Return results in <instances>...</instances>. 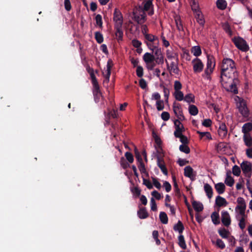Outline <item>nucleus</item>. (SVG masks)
<instances>
[{"label":"nucleus","mask_w":252,"mask_h":252,"mask_svg":"<svg viewBox=\"0 0 252 252\" xmlns=\"http://www.w3.org/2000/svg\"><path fill=\"white\" fill-rule=\"evenodd\" d=\"M239 73L235 62L231 59L224 58L220 65V82L227 91L234 94L238 93L237 85L240 83Z\"/></svg>","instance_id":"f257e3e1"},{"label":"nucleus","mask_w":252,"mask_h":252,"mask_svg":"<svg viewBox=\"0 0 252 252\" xmlns=\"http://www.w3.org/2000/svg\"><path fill=\"white\" fill-rule=\"evenodd\" d=\"M113 21L114 22L115 34L118 42L123 40V31L122 26L123 24V16L121 12L115 8L113 13Z\"/></svg>","instance_id":"f03ea898"},{"label":"nucleus","mask_w":252,"mask_h":252,"mask_svg":"<svg viewBox=\"0 0 252 252\" xmlns=\"http://www.w3.org/2000/svg\"><path fill=\"white\" fill-rule=\"evenodd\" d=\"M215 65V59L213 55H208L206 68L202 76L203 77H206L208 79H210V75L213 72Z\"/></svg>","instance_id":"7ed1b4c3"},{"label":"nucleus","mask_w":252,"mask_h":252,"mask_svg":"<svg viewBox=\"0 0 252 252\" xmlns=\"http://www.w3.org/2000/svg\"><path fill=\"white\" fill-rule=\"evenodd\" d=\"M237 97L239 100L237 103V107L239 110V112L244 118L248 117L250 114V112L248 108L247 107L246 101L239 96H237Z\"/></svg>","instance_id":"20e7f679"},{"label":"nucleus","mask_w":252,"mask_h":252,"mask_svg":"<svg viewBox=\"0 0 252 252\" xmlns=\"http://www.w3.org/2000/svg\"><path fill=\"white\" fill-rule=\"evenodd\" d=\"M235 45L240 50L243 51H247L249 46L245 40L240 37H235L232 39Z\"/></svg>","instance_id":"39448f33"},{"label":"nucleus","mask_w":252,"mask_h":252,"mask_svg":"<svg viewBox=\"0 0 252 252\" xmlns=\"http://www.w3.org/2000/svg\"><path fill=\"white\" fill-rule=\"evenodd\" d=\"M241 167L245 176L250 178L251 177L252 172V163L248 161H244L241 164Z\"/></svg>","instance_id":"423d86ee"},{"label":"nucleus","mask_w":252,"mask_h":252,"mask_svg":"<svg viewBox=\"0 0 252 252\" xmlns=\"http://www.w3.org/2000/svg\"><path fill=\"white\" fill-rule=\"evenodd\" d=\"M133 20L139 24H142L146 21V15L144 11H141L139 13L137 10L133 12Z\"/></svg>","instance_id":"0eeeda50"},{"label":"nucleus","mask_w":252,"mask_h":252,"mask_svg":"<svg viewBox=\"0 0 252 252\" xmlns=\"http://www.w3.org/2000/svg\"><path fill=\"white\" fill-rule=\"evenodd\" d=\"M173 109L175 115L178 118L177 120H180L182 121L185 119L180 104L174 102L173 103Z\"/></svg>","instance_id":"6e6552de"},{"label":"nucleus","mask_w":252,"mask_h":252,"mask_svg":"<svg viewBox=\"0 0 252 252\" xmlns=\"http://www.w3.org/2000/svg\"><path fill=\"white\" fill-rule=\"evenodd\" d=\"M193 69L194 73L201 72L203 69L204 64L200 59L196 58L192 60Z\"/></svg>","instance_id":"1a4fd4ad"},{"label":"nucleus","mask_w":252,"mask_h":252,"mask_svg":"<svg viewBox=\"0 0 252 252\" xmlns=\"http://www.w3.org/2000/svg\"><path fill=\"white\" fill-rule=\"evenodd\" d=\"M237 201L238 205L237 206L236 208L239 210V213L241 215L244 216L246 208V205L244 199L241 197H239L237 198Z\"/></svg>","instance_id":"9d476101"},{"label":"nucleus","mask_w":252,"mask_h":252,"mask_svg":"<svg viewBox=\"0 0 252 252\" xmlns=\"http://www.w3.org/2000/svg\"><path fill=\"white\" fill-rule=\"evenodd\" d=\"M184 176L190 178L191 181L195 180L196 173L190 166H187L184 168Z\"/></svg>","instance_id":"9b49d317"},{"label":"nucleus","mask_w":252,"mask_h":252,"mask_svg":"<svg viewBox=\"0 0 252 252\" xmlns=\"http://www.w3.org/2000/svg\"><path fill=\"white\" fill-rule=\"evenodd\" d=\"M157 165L163 174L165 175H167L168 171L165 166L164 159L162 158H160L158 156H157Z\"/></svg>","instance_id":"f8f14e48"},{"label":"nucleus","mask_w":252,"mask_h":252,"mask_svg":"<svg viewBox=\"0 0 252 252\" xmlns=\"http://www.w3.org/2000/svg\"><path fill=\"white\" fill-rule=\"evenodd\" d=\"M221 222L226 227H228L230 224L231 219L228 212L225 211L221 212Z\"/></svg>","instance_id":"ddd939ff"},{"label":"nucleus","mask_w":252,"mask_h":252,"mask_svg":"<svg viewBox=\"0 0 252 252\" xmlns=\"http://www.w3.org/2000/svg\"><path fill=\"white\" fill-rule=\"evenodd\" d=\"M219 135L221 138H225L227 134V128L224 123L220 124L219 129L218 130Z\"/></svg>","instance_id":"4468645a"},{"label":"nucleus","mask_w":252,"mask_h":252,"mask_svg":"<svg viewBox=\"0 0 252 252\" xmlns=\"http://www.w3.org/2000/svg\"><path fill=\"white\" fill-rule=\"evenodd\" d=\"M143 31V34L145 39V41H147L149 43H153L155 42H158V38L157 36L154 35L152 34L148 33L147 32H144Z\"/></svg>","instance_id":"2eb2a0df"},{"label":"nucleus","mask_w":252,"mask_h":252,"mask_svg":"<svg viewBox=\"0 0 252 252\" xmlns=\"http://www.w3.org/2000/svg\"><path fill=\"white\" fill-rule=\"evenodd\" d=\"M93 94L94 99L95 102H98L100 97L101 96V93L100 91L99 86H96L93 87Z\"/></svg>","instance_id":"dca6fc26"},{"label":"nucleus","mask_w":252,"mask_h":252,"mask_svg":"<svg viewBox=\"0 0 252 252\" xmlns=\"http://www.w3.org/2000/svg\"><path fill=\"white\" fill-rule=\"evenodd\" d=\"M143 59L146 63L149 64L155 61V57L153 54L147 52L143 55Z\"/></svg>","instance_id":"f3484780"},{"label":"nucleus","mask_w":252,"mask_h":252,"mask_svg":"<svg viewBox=\"0 0 252 252\" xmlns=\"http://www.w3.org/2000/svg\"><path fill=\"white\" fill-rule=\"evenodd\" d=\"M215 203L218 207L226 206L227 204V202L226 199L220 196H218L216 198Z\"/></svg>","instance_id":"a211bd4d"},{"label":"nucleus","mask_w":252,"mask_h":252,"mask_svg":"<svg viewBox=\"0 0 252 252\" xmlns=\"http://www.w3.org/2000/svg\"><path fill=\"white\" fill-rule=\"evenodd\" d=\"M165 62L167 64V68L169 69L170 68L171 71H172L175 74L178 75L179 74L180 70L179 69V67L177 64H175V63L173 62H171L170 63V66H169L168 63L167 61L166 60Z\"/></svg>","instance_id":"6ab92c4d"},{"label":"nucleus","mask_w":252,"mask_h":252,"mask_svg":"<svg viewBox=\"0 0 252 252\" xmlns=\"http://www.w3.org/2000/svg\"><path fill=\"white\" fill-rule=\"evenodd\" d=\"M252 130V122L245 123L242 127V132L244 134H249Z\"/></svg>","instance_id":"aec40b11"},{"label":"nucleus","mask_w":252,"mask_h":252,"mask_svg":"<svg viewBox=\"0 0 252 252\" xmlns=\"http://www.w3.org/2000/svg\"><path fill=\"white\" fill-rule=\"evenodd\" d=\"M153 0H144L142 3V5H143V9L142 8V11H148L151 8H153Z\"/></svg>","instance_id":"412c9836"},{"label":"nucleus","mask_w":252,"mask_h":252,"mask_svg":"<svg viewBox=\"0 0 252 252\" xmlns=\"http://www.w3.org/2000/svg\"><path fill=\"white\" fill-rule=\"evenodd\" d=\"M137 215L141 219H145L148 217V213L146 211L145 207H142L139 209L137 211Z\"/></svg>","instance_id":"4be33fe9"},{"label":"nucleus","mask_w":252,"mask_h":252,"mask_svg":"<svg viewBox=\"0 0 252 252\" xmlns=\"http://www.w3.org/2000/svg\"><path fill=\"white\" fill-rule=\"evenodd\" d=\"M204 190L208 197L210 199L213 196V191L212 187L208 184L206 183L204 186Z\"/></svg>","instance_id":"5701e85b"},{"label":"nucleus","mask_w":252,"mask_h":252,"mask_svg":"<svg viewBox=\"0 0 252 252\" xmlns=\"http://www.w3.org/2000/svg\"><path fill=\"white\" fill-rule=\"evenodd\" d=\"M192 205L196 212H200L203 210V205L202 203L193 201L192 202Z\"/></svg>","instance_id":"b1692460"},{"label":"nucleus","mask_w":252,"mask_h":252,"mask_svg":"<svg viewBox=\"0 0 252 252\" xmlns=\"http://www.w3.org/2000/svg\"><path fill=\"white\" fill-rule=\"evenodd\" d=\"M185 229L184 226L181 220H178V222L173 226V229L175 231H178L181 234Z\"/></svg>","instance_id":"393cba45"},{"label":"nucleus","mask_w":252,"mask_h":252,"mask_svg":"<svg viewBox=\"0 0 252 252\" xmlns=\"http://www.w3.org/2000/svg\"><path fill=\"white\" fill-rule=\"evenodd\" d=\"M215 188L217 190V192L219 194H222L224 192L225 186L223 183H219L215 185Z\"/></svg>","instance_id":"a878e982"},{"label":"nucleus","mask_w":252,"mask_h":252,"mask_svg":"<svg viewBox=\"0 0 252 252\" xmlns=\"http://www.w3.org/2000/svg\"><path fill=\"white\" fill-rule=\"evenodd\" d=\"M224 183L227 186L229 187H232L233 186L234 183V180L231 176L230 172L227 173L226 177L225 178Z\"/></svg>","instance_id":"bb28decb"},{"label":"nucleus","mask_w":252,"mask_h":252,"mask_svg":"<svg viewBox=\"0 0 252 252\" xmlns=\"http://www.w3.org/2000/svg\"><path fill=\"white\" fill-rule=\"evenodd\" d=\"M211 219L213 223L215 225L220 224V216L219 213L217 212H214L211 215Z\"/></svg>","instance_id":"cd10ccee"},{"label":"nucleus","mask_w":252,"mask_h":252,"mask_svg":"<svg viewBox=\"0 0 252 252\" xmlns=\"http://www.w3.org/2000/svg\"><path fill=\"white\" fill-rule=\"evenodd\" d=\"M243 140L245 144L248 147H251L252 146V137L250 134H244Z\"/></svg>","instance_id":"c85d7f7f"},{"label":"nucleus","mask_w":252,"mask_h":252,"mask_svg":"<svg viewBox=\"0 0 252 252\" xmlns=\"http://www.w3.org/2000/svg\"><path fill=\"white\" fill-rule=\"evenodd\" d=\"M178 245L183 250H186L187 249V245L186 244V242L185 240L184 236L180 234L178 236Z\"/></svg>","instance_id":"c756f323"},{"label":"nucleus","mask_w":252,"mask_h":252,"mask_svg":"<svg viewBox=\"0 0 252 252\" xmlns=\"http://www.w3.org/2000/svg\"><path fill=\"white\" fill-rule=\"evenodd\" d=\"M191 52L196 57L199 56L202 53L201 48L199 46H195L192 47Z\"/></svg>","instance_id":"7c9ffc66"},{"label":"nucleus","mask_w":252,"mask_h":252,"mask_svg":"<svg viewBox=\"0 0 252 252\" xmlns=\"http://www.w3.org/2000/svg\"><path fill=\"white\" fill-rule=\"evenodd\" d=\"M180 120H175L174 121V126L175 128V130L177 131H181V130H185V128L183 124L181 123Z\"/></svg>","instance_id":"2f4dec72"},{"label":"nucleus","mask_w":252,"mask_h":252,"mask_svg":"<svg viewBox=\"0 0 252 252\" xmlns=\"http://www.w3.org/2000/svg\"><path fill=\"white\" fill-rule=\"evenodd\" d=\"M159 218L160 221L163 224H167L168 219L167 214L164 212H161L159 213Z\"/></svg>","instance_id":"473e14b6"},{"label":"nucleus","mask_w":252,"mask_h":252,"mask_svg":"<svg viewBox=\"0 0 252 252\" xmlns=\"http://www.w3.org/2000/svg\"><path fill=\"white\" fill-rule=\"evenodd\" d=\"M189 111L191 115L196 116L198 113V109L195 105L191 104L189 106Z\"/></svg>","instance_id":"72a5a7b5"},{"label":"nucleus","mask_w":252,"mask_h":252,"mask_svg":"<svg viewBox=\"0 0 252 252\" xmlns=\"http://www.w3.org/2000/svg\"><path fill=\"white\" fill-rule=\"evenodd\" d=\"M216 4L217 7L219 9L223 10L225 9L227 5V3L224 0H217Z\"/></svg>","instance_id":"f704fd0d"},{"label":"nucleus","mask_w":252,"mask_h":252,"mask_svg":"<svg viewBox=\"0 0 252 252\" xmlns=\"http://www.w3.org/2000/svg\"><path fill=\"white\" fill-rule=\"evenodd\" d=\"M219 235L224 239L227 238L229 234V232L225 228H222L220 229L218 231Z\"/></svg>","instance_id":"c9c22d12"},{"label":"nucleus","mask_w":252,"mask_h":252,"mask_svg":"<svg viewBox=\"0 0 252 252\" xmlns=\"http://www.w3.org/2000/svg\"><path fill=\"white\" fill-rule=\"evenodd\" d=\"M94 37L98 43L100 44L103 42V36L102 34L100 32H96L94 33Z\"/></svg>","instance_id":"e433bc0d"},{"label":"nucleus","mask_w":252,"mask_h":252,"mask_svg":"<svg viewBox=\"0 0 252 252\" xmlns=\"http://www.w3.org/2000/svg\"><path fill=\"white\" fill-rule=\"evenodd\" d=\"M197 22L201 26L203 27L205 24V20L201 13L199 12L196 16Z\"/></svg>","instance_id":"4c0bfd02"},{"label":"nucleus","mask_w":252,"mask_h":252,"mask_svg":"<svg viewBox=\"0 0 252 252\" xmlns=\"http://www.w3.org/2000/svg\"><path fill=\"white\" fill-rule=\"evenodd\" d=\"M138 167L141 173H144L146 174L147 177H149V174L146 171L145 164L143 161H140L139 162V165H138Z\"/></svg>","instance_id":"58836bf2"},{"label":"nucleus","mask_w":252,"mask_h":252,"mask_svg":"<svg viewBox=\"0 0 252 252\" xmlns=\"http://www.w3.org/2000/svg\"><path fill=\"white\" fill-rule=\"evenodd\" d=\"M145 43L146 44L148 47L153 52H154L155 50H156L158 48V42L156 43V42L153 43H149L147 41H145Z\"/></svg>","instance_id":"ea45409f"},{"label":"nucleus","mask_w":252,"mask_h":252,"mask_svg":"<svg viewBox=\"0 0 252 252\" xmlns=\"http://www.w3.org/2000/svg\"><path fill=\"white\" fill-rule=\"evenodd\" d=\"M174 96L176 99L178 101H182L184 98V94L180 91H175Z\"/></svg>","instance_id":"a19ab883"},{"label":"nucleus","mask_w":252,"mask_h":252,"mask_svg":"<svg viewBox=\"0 0 252 252\" xmlns=\"http://www.w3.org/2000/svg\"><path fill=\"white\" fill-rule=\"evenodd\" d=\"M166 56L167 58L169 59H172L176 58L178 60V55L176 53H173L172 51H170L169 50H167L166 51Z\"/></svg>","instance_id":"79ce46f5"},{"label":"nucleus","mask_w":252,"mask_h":252,"mask_svg":"<svg viewBox=\"0 0 252 252\" xmlns=\"http://www.w3.org/2000/svg\"><path fill=\"white\" fill-rule=\"evenodd\" d=\"M184 99L188 103L194 102V96L192 94H189L186 95Z\"/></svg>","instance_id":"37998d69"},{"label":"nucleus","mask_w":252,"mask_h":252,"mask_svg":"<svg viewBox=\"0 0 252 252\" xmlns=\"http://www.w3.org/2000/svg\"><path fill=\"white\" fill-rule=\"evenodd\" d=\"M197 133L199 135L201 138L206 136L207 139H212L211 135L209 132H201L200 131H197Z\"/></svg>","instance_id":"c03bdc74"},{"label":"nucleus","mask_w":252,"mask_h":252,"mask_svg":"<svg viewBox=\"0 0 252 252\" xmlns=\"http://www.w3.org/2000/svg\"><path fill=\"white\" fill-rule=\"evenodd\" d=\"M179 150L181 152L186 154H189L190 153V149L189 146L186 145H181L179 147Z\"/></svg>","instance_id":"a18cd8bd"},{"label":"nucleus","mask_w":252,"mask_h":252,"mask_svg":"<svg viewBox=\"0 0 252 252\" xmlns=\"http://www.w3.org/2000/svg\"><path fill=\"white\" fill-rule=\"evenodd\" d=\"M232 173L234 175L239 176L241 173L240 167L238 165H235L232 168Z\"/></svg>","instance_id":"49530a36"},{"label":"nucleus","mask_w":252,"mask_h":252,"mask_svg":"<svg viewBox=\"0 0 252 252\" xmlns=\"http://www.w3.org/2000/svg\"><path fill=\"white\" fill-rule=\"evenodd\" d=\"M95 20L96 25L98 26L99 27L102 28L103 23L102 16L100 14H97L96 15L95 17Z\"/></svg>","instance_id":"de8ad7c7"},{"label":"nucleus","mask_w":252,"mask_h":252,"mask_svg":"<svg viewBox=\"0 0 252 252\" xmlns=\"http://www.w3.org/2000/svg\"><path fill=\"white\" fill-rule=\"evenodd\" d=\"M120 164L122 167L124 169H126L128 167H129V164L128 163V162L126 161L125 158L124 157H122L120 159Z\"/></svg>","instance_id":"09e8293b"},{"label":"nucleus","mask_w":252,"mask_h":252,"mask_svg":"<svg viewBox=\"0 0 252 252\" xmlns=\"http://www.w3.org/2000/svg\"><path fill=\"white\" fill-rule=\"evenodd\" d=\"M125 157L126 159V160L129 162V163H132L134 160V158L132 154L128 152H126L125 153Z\"/></svg>","instance_id":"8fccbe9b"},{"label":"nucleus","mask_w":252,"mask_h":252,"mask_svg":"<svg viewBox=\"0 0 252 252\" xmlns=\"http://www.w3.org/2000/svg\"><path fill=\"white\" fill-rule=\"evenodd\" d=\"M90 76H91V79H92V84H93V87L94 86H98L99 84H98V83L97 81V79L95 76V75L94 74V72H91V73L89 74Z\"/></svg>","instance_id":"3c124183"},{"label":"nucleus","mask_w":252,"mask_h":252,"mask_svg":"<svg viewBox=\"0 0 252 252\" xmlns=\"http://www.w3.org/2000/svg\"><path fill=\"white\" fill-rule=\"evenodd\" d=\"M157 109L158 111H161L164 109V103L162 100H158L156 102Z\"/></svg>","instance_id":"603ef678"},{"label":"nucleus","mask_w":252,"mask_h":252,"mask_svg":"<svg viewBox=\"0 0 252 252\" xmlns=\"http://www.w3.org/2000/svg\"><path fill=\"white\" fill-rule=\"evenodd\" d=\"M151 209L153 211H156L157 210V206L156 201L154 197H152L150 200Z\"/></svg>","instance_id":"864d4df0"},{"label":"nucleus","mask_w":252,"mask_h":252,"mask_svg":"<svg viewBox=\"0 0 252 252\" xmlns=\"http://www.w3.org/2000/svg\"><path fill=\"white\" fill-rule=\"evenodd\" d=\"M136 73L137 76L138 77H139V78L142 77L143 75V68L142 66H141L140 65L137 66V69L136 70Z\"/></svg>","instance_id":"5fc2aeb1"},{"label":"nucleus","mask_w":252,"mask_h":252,"mask_svg":"<svg viewBox=\"0 0 252 252\" xmlns=\"http://www.w3.org/2000/svg\"><path fill=\"white\" fill-rule=\"evenodd\" d=\"M176 25L177 28L179 31L183 30V27L180 18H177L175 19Z\"/></svg>","instance_id":"6e6d98bb"},{"label":"nucleus","mask_w":252,"mask_h":252,"mask_svg":"<svg viewBox=\"0 0 252 252\" xmlns=\"http://www.w3.org/2000/svg\"><path fill=\"white\" fill-rule=\"evenodd\" d=\"M143 184L145 185L148 189H151L153 188V186L150 180H147L143 177Z\"/></svg>","instance_id":"4d7b16f0"},{"label":"nucleus","mask_w":252,"mask_h":252,"mask_svg":"<svg viewBox=\"0 0 252 252\" xmlns=\"http://www.w3.org/2000/svg\"><path fill=\"white\" fill-rule=\"evenodd\" d=\"M152 135L153 138H154L155 142L158 146H159L161 144V141L160 138L157 135L156 132L154 131H153Z\"/></svg>","instance_id":"13d9d810"},{"label":"nucleus","mask_w":252,"mask_h":252,"mask_svg":"<svg viewBox=\"0 0 252 252\" xmlns=\"http://www.w3.org/2000/svg\"><path fill=\"white\" fill-rule=\"evenodd\" d=\"M182 87V85L180 81L176 80L174 82V88L175 91H180Z\"/></svg>","instance_id":"bf43d9fd"},{"label":"nucleus","mask_w":252,"mask_h":252,"mask_svg":"<svg viewBox=\"0 0 252 252\" xmlns=\"http://www.w3.org/2000/svg\"><path fill=\"white\" fill-rule=\"evenodd\" d=\"M216 147L218 150H221L222 149H226L227 146L225 143L219 142L217 145H216Z\"/></svg>","instance_id":"052dcab7"},{"label":"nucleus","mask_w":252,"mask_h":252,"mask_svg":"<svg viewBox=\"0 0 252 252\" xmlns=\"http://www.w3.org/2000/svg\"><path fill=\"white\" fill-rule=\"evenodd\" d=\"M64 5L65 9L66 11H69L71 10L72 7L70 0H64Z\"/></svg>","instance_id":"680f3d73"},{"label":"nucleus","mask_w":252,"mask_h":252,"mask_svg":"<svg viewBox=\"0 0 252 252\" xmlns=\"http://www.w3.org/2000/svg\"><path fill=\"white\" fill-rule=\"evenodd\" d=\"M216 245L219 248H220L221 249H223L225 247L224 242L220 239H217Z\"/></svg>","instance_id":"e2e57ef3"},{"label":"nucleus","mask_w":252,"mask_h":252,"mask_svg":"<svg viewBox=\"0 0 252 252\" xmlns=\"http://www.w3.org/2000/svg\"><path fill=\"white\" fill-rule=\"evenodd\" d=\"M155 61L156 63L158 64H162L164 63L163 56H160L158 57H155Z\"/></svg>","instance_id":"0e129e2a"},{"label":"nucleus","mask_w":252,"mask_h":252,"mask_svg":"<svg viewBox=\"0 0 252 252\" xmlns=\"http://www.w3.org/2000/svg\"><path fill=\"white\" fill-rule=\"evenodd\" d=\"M132 44L135 48H138L140 47L142 43L140 41L134 39L132 40Z\"/></svg>","instance_id":"69168bd1"},{"label":"nucleus","mask_w":252,"mask_h":252,"mask_svg":"<svg viewBox=\"0 0 252 252\" xmlns=\"http://www.w3.org/2000/svg\"><path fill=\"white\" fill-rule=\"evenodd\" d=\"M161 117L163 121H167L170 118L169 113L167 112H163L161 113Z\"/></svg>","instance_id":"338daca9"},{"label":"nucleus","mask_w":252,"mask_h":252,"mask_svg":"<svg viewBox=\"0 0 252 252\" xmlns=\"http://www.w3.org/2000/svg\"><path fill=\"white\" fill-rule=\"evenodd\" d=\"M212 124V121L210 119H205L202 122V125L207 127L211 126Z\"/></svg>","instance_id":"774afa93"}]
</instances>
